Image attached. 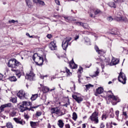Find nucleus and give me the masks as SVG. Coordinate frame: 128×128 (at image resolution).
I'll use <instances>...</instances> for the list:
<instances>
[{
    "label": "nucleus",
    "mask_w": 128,
    "mask_h": 128,
    "mask_svg": "<svg viewBox=\"0 0 128 128\" xmlns=\"http://www.w3.org/2000/svg\"><path fill=\"white\" fill-rule=\"evenodd\" d=\"M38 94H33L30 98V100H36V98H38Z\"/></svg>",
    "instance_id": "nucleus-27"
},
{
    "label": "nucleus",
    "mask_w": 128,
    "mask_h": 128,
    "mask_svg": "<svg viewBox=\"0 0 128 128\" xmlns=\"http://www.w3.org/2000/svg\"><path fill=\"white\" fill-rule=\"evenodd\" d=\"M84 44L87 46H92V42H90V39L88 37H85L84 38Z\"/></svg>",
    "instance_id": "nucleus-16"
},
{
    "label": "nucleus",
    "mask_w": 128,
    "mask_h": 128,
    "mask_svg": "<svg viewBox=\"0 0 128 128\" xmlns=\"http://www.w3.org/2000/svg\"><path fill=\"white\" fill-rule=\"evenodd\" d=\"M118 80L123 84H126V74L122 72H120L118 76Z\"/></svg>",
    "instance_id": "nucleus-3"
},
{
    "label": "nucleus",
    "mask_w": 128,
    "mask_h": 128,
    "mask_svg": "<svg viewBox=\"0 0 128 128\" xmlns=\"http://www.w3.org/2000/svg\"><path fill=\"white\" fill-rule=\"evenodd\" d=\"M50 48H56V42H52L49 44Z\"/></svg>",
    "instance_id": "nucleus-23"
},
{
    "label": "nucleus",
    "mask_w": 128,
    "mask_h": 128,
    "mask_svg": "<svg viewBox=\"0 0 128 128\" xmlns=\"http://www.w3.org/2000/svg\"><path fill=\"white\" fill-rule=\"evenodd\" d=\"M42 114V112H36V115L37 116H40Z\"/></svg>",
    "instance_id": "nucleus-45"
},
{
    "label": "nucleus",
    "mask_w": 128,
    "mask_h": 128,
    "mask_svg": "<svg viewBox=\"0 0 128 128\" xmlns=\"http://www.w3.org/2000/svg\"><path fill=\"white\" fill-rule=\"evenodd\" d=\"M113 112H114V109L112 108H111L110 112V118H114V113H112Z\"/></svg>",
    "instance_id": "nucleus-34"
},
{
    "label": "nucleus",
    "mask_w": 128,
    "mask_h": 128,
    "mask_svg": "<svg viewBox=\"0 0 128 128\" xmlns=\"http://www.w3.org/2000/svg\"><path fill=\"white\" fill-rule=\"evenodd\" d=\"M14 22H16V20H8V23L9 24H14Z\"/></svg>",
    "instance_id": "nucleus-52"
},
{
    "label": "nucleus",
    "mask_w": 128,
    "mask_h": 128,
    "mask_svg": "<svg viewBox=\"0 0 128 128\" xmlns=\"http://www.w3.org/2000/svg\"><path fill=\"white\" fill-rule=\"evenodd\" d=\"M65 70H66V72H67V74H68V72H70V70L68 69L67 68H66Z\"/></svg>",
    "instance_id": "nucleus-63"
},
{
    "label": "nucleus",
    "mask_w": 128,
    "mask_h": 128,
    "mask_svg": "<svg viewBox=\"0 0 128 128\" xmlns=\"http://www.w3.org/2000/svg\"><path fill=\"white\" fill-rule=\"evenodd\" d=\"M98 72L96 71L95 72V74L93 75L90 76H92V78H96V76H98Z\"/></svg>",
    "instance_id": "nucleus-40"
},
{
    "label": "nucleus",
    "mask_w": 128,
    "mask_h": 128,
    "mask_svg": "<svg viewBox=\"0 0 128 128\" xmlns=\"http://www.w3.org/2000/svg\"><path fill=\"white\" fill-rule=\"evenodd\" d=\"M30 126H32V128H36L38 126V122L30 121Z\"/></svg>",
    "instance_id": "nucleus-21"
},
{
    "label": "nucleus",
    "mask_w": 128,
    "mask_h": 128,
    "mask_svg": "<svg viewBox=\"0 0 128 128\" xmlns=\"http://www.w3.org/2000/svg\"><path fill=\"white\" fill-rule=\"evenodd\" d=\"M122 52H124V54H128V50H126V49H124V50H123Z\"/></svg>",
    "instance_id": "nucleus-50"
},
{
    "label": "nucleus",
    "mask_w": 128,
    "mask_h": 128,
    "mask_svg": "<svg viewBox=\"0 0 128 128\" xmlns=\"http://www.w3.org/2000/svg\"><path fill=\"white\" fill-rule=\"evenodd\" d=\"M12 72H16V74L18 76V78L22 76V73L20 72V71L19 70H15L14 68H12L11 70Z\"/></svg>",
    "instance_id": "nucleus-17"
},
{
    "label": "nucleus",
    "mask_w": 128,
    "mask_h": 128,
    "mask_svg": "<svg viewBox=\"0 0 128 128\" xmlns=\"http://www.w3.org/2000/svg\"><path fill=\"white\" fill-rule=\"evenodd\" d=\"M4 78V75L0 73V80H2Z\"/></svg>",
    "instance_id": "nucleus-59"
},
{
    "label": "nucleus",
    "mask_w": 128,
    "mask_h": 128,
    "mask_svg": "<svg viewBox=\"0 0 128 128\" xmlns=\"http://www.w3.org/2000/svg\"><path fill=\"white\" fill-rule=\"evenodd\" d=\"M107 94H108V96H110V94H114V93H112V90H108L107 92Z\"/></svg>",
    "instance_id": "nucleus-51"
},
{
    "label": "nucleus",
    "mask_w": 128,
    "mask_h": 128,
    "mask_svg": "<svg viewBox=\"0 0 128 128\" xmlns=\"http://www.w3.org/2000/svg\"><path fill=\"white\" fill-rule=\"evenodd\" d=\"M68 102L66 103V104L63 105V106H66V108H68V106H70V99L68 100Z\"/></svg>",
    "instance_id": "nucleus-43"
},
{
    "label": "nucleus",
    "mask_w": 128,
    "mask_h": 128,
    "mask_svg": "<svg viewBox=\"0 0 128 128\" xmlns=\"http://www.w3.org/2000/svg\"><path fill=\"white\" fill-rule=\"evenodd\" d=\"M55 2L58 4V6H60V2L58 0H55Z\"/></svg>",
    "instance_id": "nucleus-53"
},
{
    "label": "nucleus",
    "mask_w": 128,
    "mask_h": 128,
    "mask_svg": "<svg viewBox=\"0 0 128 128\" xmlns=\"http://www.w3.org/2000/svg\"><path fill=\"white\" fill-rule=\"evenodd\" d=\"M90 119L92 122H94L96 124H98V112L96 111L94 112L90 116Z\"/></svg>",
    "instance_id": "nucleus-2"
},
{
    "label": "nucleus",
    "mask_w": 128,
    "mask_h": 128,
    "mask_svg": "<svg viewBox=\"0 0 128 128\" xmlns=\"http://www.w3.org/2000/svg\"><path fill=\"white\" fill-rule=\"evenodd\" d=\"M82 100H84V98L80 96H78L76 100V101L77 102L78 104H80V102H82Z\"/></svg>",
    "instance_id": "nucleus-29"
},
{
    "label": "nucleus",
    "mask_w": 128,
    "mask_h": 128,
    "mask_svg": "<svg viewBox=\"0 0 128 128\" xmlns=\"http://www.w3.org/2000/svg\"><path fill=\"white\" fill-rule=\"evenodd\" d=\"M6 126L8 128H14V126H12V122H8L6 124Z\"/></svg>",
    "instance_id": "nucleus-33"
},
{
    "label": "nucleus",
    "mask_w": 128,
    "mask_h": 128,
    "mask_svg": "<svg viewBox=\"0 0 128 128\" xmlns=\"http://www.w3.org/2000/svg\"><path fill=\"white\" fill-rule=\"evenodd\" d=\"M70 68H72L73 70H74L75 68H78V64L74 63V59H72V60L70 62Z\"/></svg>",
    "instance_id": "nucleus-14"
},
{
    "label": "nucleus",
    "mask_w": 128,
    "mask_h": 128,
    "mask_svg": "<svg viewBox=\"0 0 128 128\" xmlns=\"http://www.w3.org/2000/svg\"><path fill=\"white\" fill-rule=\"evenodd\" d=\"M8 80H9L10 82H16V80H18V79H16V78L14 76L9 77Z\"/></svg>",
    "instance_id": "nucleus-26"
},
{
    "label": "nucleus",
    "mask_w": 128,
    "mask_h": 128,
    "mask_svg": "<svg viewBox=\"0 0 128 128\" xmlns=\"http://www.w3.org/2000/svg\"><path fill=\"white\" fill-rule=\"evenodd\" d=\"M4 106L2 105L0 106V113L2 112H4Z\"/></svg>",
    "instance_id": "nucleus-47"
},
{
    "label": "nucleus",
    "mask_w": 128,
    "mask_h": 128,
    "mask_svg": "<svg viewBox=\"0 0 128 128\" xmlns=\"http://www.w3.org/2000/svg\"><path fill=\"white\" fill-rule=\"evenodd\" d=\"M116 16L114 18L116 22H126V18L122 16V14L120 12H118Z\"/></svg>",
    "instance_id": "nucleus-6"
},
{
    "label": "nucleus",
    "mask_w": 128,
    "mask_h": 128,
    "mask_svg": "<svg viewBox=\"0 0 128 128\" xmlns=\"http://www.w3.org/2000/svg\"><path fill=\"white\" fill-rule=\"evenodd\" d=\"M122 114H123V116H126V112H123Z\"/></svg>",
    "instance_id": "nucleus-64"
},
{
    "label": "nucleus",
    "mask_w": 128,
    "mask_h": 128,
    "mask_svg": "<svg viewBox=\"0 0 128 128\" xmlns=\"http://www.w3.org/2000/svg\"><path fill=\"white\" fill-rule=\"evenodd\" d=\"M17 96L20 100H24L26 98V94L22 90L19 91V92L17 93Z\"/></svg>",
    "instance_id": "nucleus-11"
},
{
    "label": "nucleus",
    "mask_w": 128,
    "mask_h": 128,
    "mask_svg": "<svg viewBox=\"0 0 128 128\" xmlns=\"http://www.w3.org/2000/svg\"><path fill=\"white\" fill-rule=\"evenodd\" d=\"M38 56V54H34L33 56H32V60H33L34 62H36V56Z\"/></svg>",
    "instance_id": "nucleus-44"
},
{
    "label": "nucleus",
    "mask_w": 128,
    "mask_h": 128,
    "mask_svg": "<svg viewBox=\"0 0 128 128\" xmlns=\"http://www.w3.org/2000/svg\"><path fill=\"white\" fill-rule=\"evenodd\" d=\"M76 24H77V26H82L84 28H86V30H90V26H88V24L77 22H76Z\"/></svg>",
    "instance_id": "nucleus-8"
},
{
    "label": "nucleus",
    "mask_w": 128,
    "mask_h": 128,
    "mask_svg": "<svg viewBox=\"0 0 128 128\" xmlns=\"http://www.w3.org/2000/svg\"><path fill=\"white\" fill-rule=\"evenodd\" d=\"M26 2V5L28 8H32V3H30V0H25Z\"/></svg>",
    "instance_id": "nucleus-37"
},
{
    "label": "nucleus",
    "mask_w": 128,
    "mask_h": 128,
    "mask_svg": "<svg viewBox=\"0 0 128 128\" xmlns=\"http://www.w3.org/2000/svg\"><path fill=\"white\" fill-rule=\"evenodd\" d=\"M32 106V102H28L27 101H23L22 102V104L20 105L19 106V108L20 109V112H26V110H30L31 108H28V106Z\"/></svg>",
    "instance_id": "nucleus-1"
},
{
    "label": "nucleus",
    "mask_w": 128,
    "mask_h": 128,
    "mask_svg": "<svg viewBox=\"0 0 128 128\" xmlns=\"http://www.w3.org/2000/svg\"><path fill=\"white\" fill-rule=\"evenodd\" d=\"M100 128H104V123H101L100 125Z\"/></svg>",
    "instance_id": "nucleus-58"
},
{
    "label": "nucleus",
    "mask_w": 128,
    "mask_h": 128,
    "mask_svg": "<svg viewBox=\"0 0 128 128\" xmlns=\"http://www.w3.org/2000/svg\"><path fill=\"white\" fill-rule=\"evenodd\" d=\"M96 52H98V54H100V56H104V54H106V51L102 49L100 50V48H96Z\"/></svg>",
    "instance_id": "nucleus-18"
},
{
    "label": "nucleus",
    "mask_w": 128,
    "mask_h": 128,
    "mask_svg": "<svg viewBox=\"0 0 128 128\" xmlns=\"http://www.w3.org/2000/svg\"><path fill=\"white\" fill-rule=\"evenodd\" d=\"M41 100H42L44 102H46V95L43 94L41 96Z\"/></svg>",
    "instance_id": "nucleus-35"
},
{
    "label": "nucleus",
    "mask_w": 128,
    "mask_h": 128,
    "mask_svg": "<svg viewBox=\"0 0 128 128\" xmlns=\"http://www.w3.org/2000/svg\"><path fill=\"white\" fill-rule=\"evenodd\" d=\"M104 92V88L102 87H99L96 90V94H100Z\"/></svg>",
    "instance_id": "nucleus-19"
},
{
    "label": "nucleus",
    "mask_w": 128,
    "mask_h": 128,
    "mask_svg": "<svg viewBox=\"0 0 128 128\" xmlns=\"http://www.w3.org/2000/svg\"><path fill=\"white\" fill-rule=\"evenodd\" d=\"M16 112L14 111H12L10 113V116H12V118H14V116H16Z\"/></svg>",
    "instance_id": "nucleus-38"
},
{
    "label": "nucleus",
    "mask_w": 128,
    "mask_h": 128,
    "mask_svg": "<svg viewBox=\"0 0 128 128\" xmlns=\"http://www.w3.org/2000/svg\"><path fill=\"white\" fill-rule=\"evenodd\" d=\"M107 20L108 22H112V20H114V18L110 16L107 18Z\"/></svg>",
    "instance_id": "nucleus-41"
},
{
    "label": "nucleus",
    "mask_w": 128,
    "mask_h": 128,
    "mask_svg": "<svg viewBox=\"0 0 128 128\" xmlns=\"http://www.w3.org/2000/svg\"><path fill=\"white\" fill-rule=\"evenodd\" d=\"M78 96H77L76 95H72V98L75 100H76V99L78 98Z\"/></svg>",
    "instance_id": "nucleus-55"
},
{
    "label": "nucleus",
    "mask_w": 128,
    "mask_h": 128,
    "mask_svg": "<svg viewBox=\"0 0 128 128\" xmlns=\"http://www.w3.org/2000/svg\"><path fill=\"white\" fill-rule=\"evenodd\" d=\"M72 38L71 37H67L66 39L64 40L62 42V48H68V46H70V42Z\"/></svg>",
    "instance_id": "nucleus-4"
},
{
    "label": "nucleus",
    "mask_w": 128,
    "mask_h": 128,
    "mask_svg": "<svg viewBox=\"0 0 128 128\" xmlns=\"http://www.w3.org/2000/svg\"><path fill=\"white\" fill-rule=\"evenodd\" d=\"M33 2H35V4H38L40 0H33Z\"/></svg>",
    "instance_id": "nucleus-61"
},
{
    "label": "nucleus",
    "mask_w": 128,
    "mask_h": 128,
    "mask_svg": "<svg viewBox=\"0 0 128 128\" xmlns=\"http://www.w3.org/2000/svg\"><path fill=\"white\" fill-rule=\"evenodd\" d=\"M42 91L44 94H46V92H50V88H48V87L44 86L42 88Z\"/></svg>",
    "instance_id": "nucleus-24"
},
{
    "label": "nucleus",
    "mask_w": 128,
    "mask_h": 128,
    "mask_svg": "<svg viewBox=\"0 0 128 128\" xmlns=\"http://www.w3.org/2000/svg\"><path fill=\"white\" fill-rule=\"evenodd\" d=\"M3 106V108H10L12 106V104L8 103L7 104H3L2 105Z\"/></svg>",
    "instance_id": "nucleus-36"
},
{
    "label": "nucleus",
    "mask_w": 128,
    "mask_h": 128,
    "mask_svg": "<svg viewBox=\"0 0 128 128\" xmlns=\"http://www.w3.org/2000/svg\"><path fill=\"white\" fill-rule=\"evenodd\" d=\"M10 102H12L14 103L16 102V98H13L10 100Z\"/></svg>",
    "instance_id": "nucleus-48"
},
{
    "label": "nucleus",
    "mask_w": 128,
    "mask_h": 128,
    "mask_svg": "<svg viewBox=\"0 0 128 128\" xmlns=\"http://www.w3.org/2000/svg\"><path fill=\"white\" fill-rule=\"evenodd\" d=\"M72 92H74L76 90V84H74V88H71Z\"/></svg>",
    "instance_id": "nucleus-46"
},
{
    "label": "nucleus",
    "mask_w": 128,
    "mask_h": 128,
    "mask_svg": "<svg viewBox=\"0 0 128 128\" xmlns=\"http://www.w3.org/2000/svg\"><path fill=\"white\" fill-rule=\"evenodd\" d=\"M14 59L13 60H10L8 61V66L9 68H14Z\"/></svg>",
    "instance_id": "nucleus-15"
},
{
    "label": "nucleus",
    "mask_w": 128,
    "mask_h": 128,
    "mask_svg": "<svg viewBox=\"0 0 128 128\" xmlns=\"http://www.w3.org/2000/svg\"><path fill=\"white\" fill-rule=\"evenodd\" d=\"M14 122H16V124H18V122L20 121L18 118H14Z\"/></svg>",
    "instance_id": "nucleus-54"
},
{
    "label": "nucleus",
    "mask_w": 128,
    "mask_h": 128,
    "mask_svg": "<svg viewBox=\"0 0 128 128\" xmlns=\"http://www.w3.org/2000/svg\"><path fill=\"white\" fill-rule=\"evenodd\" d=\"M36 76V74L34 73V71L31 70L29 73H26V78L28 80H34V78Z\"/></svg>",
    "instance_id": "nucleus-5"
},
{
    "label": "nucleus",
    "mask_w": 128,
    "mask_h": 128,
    "mask_svg": "<svg viewBox=\"0 0 128 128\" xmlns=\"http://www.w3.org/2000/svg\"><path fill=\"white\" fill-rule=\"evenodd\" d=\"M38 106H40V105L36 106H30V108H30V110H32V112H34V110L32 108H38Z\"/></svg>",
    "instance_id": "nucleus-39"
},
{
    "label": "nucleus",
    "mask_w": 128,
    "mask_h": 128,
    "mask_svg": "<svg viewBox=\"0 0 128 128\" xmlns=\"http://www.w3.org/2000/svg\"><path fill=\"white\" fill-rule=\"evenodd\" d=\"M38 4H42V6L44 5V1H42L40 0H39V2H38Z\"/></svg>",
    "instance_id": "nucleus-49"
},
{
    "label": "nucleus",
    "mask_w": 128,
    "mask_h": 128,
    "mask_svg": "<svg viewBox=\"0 0 128 128\" xmlns=\"http://www.w3.org/2000/svg\"><path fill=\"white\" fill-rule=\"evenodd\" d=\"M60 110L58 107L52 108H51V114H60Z\"/></svg>",
    "instance_id": "nucleus-12"
},
{
    "label": "nucleus",
    "mask_w": 128,
    "mask_h": 128,
    "mask_svg": "<svg viewBox=\"0 0 128 128\" xmlns=\"http://www.w3.org/2000/svg\"><path fill=\"white\" fill-rule=\"evenodd\" d=\"M111 34H114V36H120V32L118 31V28H112Z\"/></svg>",
    "instance_id": "nucleus-13"
},
{
    "label": "nucleus",
    "mask_w": 128,
    "mask_h": 128,
    "mask_svg": "<svg viewBox=\"0 0 128 128\" xmlns=\"http://www.w3.org/2000/svg\"><path fill=\"white\" fill-rule=\"evenodd\" d=\"M108 98H112V100H115L116 102L114 104H116L118 102H120V98H118V96H114V94L108 95Z\"/></svg>",
    "instance_id": "nucleus-9"
},
{
    "label": "nucleus",
    "mask_w": 128,
    "mask_h": 128,
    "mask_svg": "<svg viewBox=\"0 0 128 128\" xmlns=\"http://www.w3.org/2000/svg\"><path fill=\"white\" fill-rule=\"evenodd\" d=\"M118 114H120V111L116 110V116H117V118H118Z\"/></svg>",
    "instance_id": "nucleus-56"
},
{
    "label": "nucleus",
    "mask_w": 128,
    "mask_h": 128,
    "mask_svg": "<svg viewBox=\"0 0 128 128\" xmlns=\"http://www.w3.org/2000/svg\"><path fill=\"white\" fill-rule=\"evenodd\" d=\"M52 34H48L47 36H46V38H49V39H50L52 38Z\"/></svg>",
    "instance_id": "nucleus-57"
},
{
    "label": "nucleus",
    "mask_w": 128,
    "mask_h": 128,
    "mask_svg": "<svg viewBox=\"0 0 128 128\" xmlns=\"http://www.w3.org/2000/svg\"><path fill=\"white\" fill-rule=\"evenodd\" d=\"M76 118H78V114H76V112H74L72 114V120H76Z\"/></svg>",
    "instance_id": "nucleus-32"
},
{
    "label": "nucleus",
    "mask_w": 128,
    "mask_h": 128,
    "mask_svg": "<svg viewBox=\"0 0 128 128\" xmlns=\"http://www.w3.org/2000/svg\"><path fill=\"white\" fill-rule=\"evenodd\" d=\"M66 128H70V126L69 125V124H67L65 125Z\"/></svg>",
    "instance_id": "nucleus-62"
},
{
    "label": "nucleus",
    "mask_w": 128,
    "mask_h": 128,
    "mask_svg": "<svg viewBox=\"0 0 128 128\" xmlns=\"http://www.w3.org/2000/svg\"><path fill=\"white\" fill-rule=\"evenodd\" d=\"M39 60H42V62L38 64V62H35V64L36 66H42L44 64V58L42 56H39Z\"/></svg>",
    "instance_id": "nucleus-20"
},
{
    "label": "nucleus",
    "mask_w": 128,
    "mask_h": 128,
    "mask_svg": "<svg viewBox=\"0 0 128 128\" xmlns=\"http://www.w3.org/2000/svg\"><path fill=\"white\" fill-rule=\"evenodd\" d=\"M79 38H80V36L78 35L74 37V40H78Z\"/></svg>",
    "instance_id": "nucleus-60"
},
{
    "label": "nucleus",
    "mask_w": 128,
    "mask_h": 128,
    "mask_svg": "<svg viewBox=\"0 0 128 128\" xmlns=\"http://www.w3.org/2000/svg\"><path fill=\"white\" fill-rule=\"evenodd\" d=\"M85 86L86 88V90H88L90 88H94V85L92 84H88L85 85Z\"/></svg>",
    "instance_id": "nucleus-30"
},
{
    "label": "nucleus",
    "mask_w": 128,
    "mask_h": 128,
    "mask_svg": "<svg viewBox=\"0 0 128 128\" xmlns=\"http://www.w3.org/2000/svg\"><path fill=\"white\" fill-rule=\"evenodd\" d=\"M100 14H102V11L100 9H94L91 10L90 16V18H96V16Z\"/></svg>",
    "instance_id": "nucleus-7"
},
{
    "label": "nucleus",
    "mask_w": 128,
    "mask_h": 128,
    "mask_svg": "<svg viewBox=\"0 0 128 128\" xmlns=\"http://www.w3.org/2000/svg\"><path fill=\"white\" fill-rule=\"evenodd\" d=\"M64 122H62V120H58V126H59V128H64Z\"/></svg>",
    "instance_id": "nucleus-22"
},
{
    "label": "nucleus",
    "mask_w": 128,
    "mask_h": 128,
    "mask_svg": "<svg viewBox=\"0 0 128 128\" xmlns=\"http://www.w3.org/2000/svg\"><path fill=\"white\" fill-rule=\"evenodd\" d=\"M14 66H13L12 68H18L19 70L22 68V65L20 62H18L16 60L14 59Z\"/></svg>",
    "instance_id": "nucleus-10"
},
{
    "label": "nucleus",
    "mask_w": 128,
    "mask_h": 128,
    "mask_svg": "<svg viewBox=\"0 0 128 128\" xmlns=\"http://www.w3.org/2000/svg\"><path fill=\"white\" fill-rule=\"evenodd\" d=\"M109 6H110V8H116V6L114 2H110L108 3Z\"/></svg>",
    "instance_id": "nucleus-28"
},
{
    "label": "nucleus",
    "mask_w": 128,
    "mask_h": 128,
    "mask_svg": "<svg viewBox=\"0 0 128 128\" xmlns=\"http://www.w3.org/2000/svg\"><path fill=\"white\" fill-rule=\"evenodd\" d=\"M64 18L66 22H72V18L70 16H64Z\"/></svg>",
    "instance_id": "nucleus-25"
},
{
    "label": "nucleus",
    "mask_w": 128,
    "mask_h": 128,
    "mask_svg": "<svg viewBox=\"0 0 128 128\" xmlns=\"http://www.w3.org/2000/svg\"><path fill=\"white\" fill-rule=\"evenodd\" d=\"M78 72H80V74H82V72H84V68L80 66V68L78 69Z\"/></svg>",
    "instance_id": "nucleus-42"
},
{
    "label": "nucleus",
    "mask_w": 128,
    "mask_h": 128,
    "mask_svg": "<svg viewBox=\"0 0 128 128\" xmlns=\"http://www.w3.org/2000/svg\"><path fill=\"white\" fill-rule=\"evenodd\" d=\"M107 118H108V115H106V114L104 113L102 116V120H106Z\"/></svg>",
    "instance_id": "nucleus-31"
}]
</instances>
